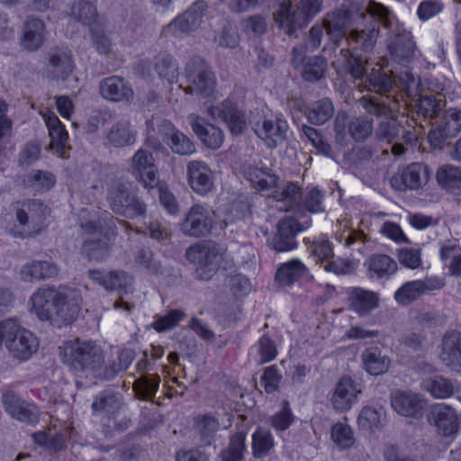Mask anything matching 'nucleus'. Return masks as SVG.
<instances>
[{"label":"nucleus","mask_w":461,"mask_h":461,"mask_svg":"<svg viewBox=\"0 0 461 461\" xmlns=\"http://www.w3.org/2000/svg\"><path fill=\"white\" fill-rule=\"evenodd\" d=\"M32 312L42 321L61 328L72 324L78 317L80 306L54 286L38 288L31 296Z\"/></svg>","instance_id":"1"},{"label":"nucleus","mask_w":461,"mask_h":461,"mask_svg":"<svg viewBox=\"0 0 461 461\" xmlns=\"http://www.w3.org/2000/svg\"><path fill=\"white\" fill-rule=\"evenodd\" d=\"M59 355L62 363L76 375L90 373L101 378L104 352L95 341L79 338L68 339L60 348Z\"/></svg>","instance_id":"2"},{"label":"nucleus","mask_w":461,"mask_h":461,"mask_svg":"<svg viewBox=\"0 0 461 461\" xmlns=\"http://www.w3.org/2000/svg\"><path fill=\"white\" fill-rule=\"evenodd\" d=\"M379 27L375 22H370L364 28H356L349 32L348 42L349 48L340 50L343 58V69L354 79H362L366 74L367 59L359 52H371L379 36Z\"/></svg>","instance_id":"3"},{"label":"nucleus","mask_w":461,"mask_h":461,"mask_svg":"<svg viewBox=\"0 0 461 461\" xmlns=\"http://www.w3.org/2000/svg\"><path fill=\"white\" fill-rule=\"evenodd\" d=\"M86 235L99 234V239H86L83 241L81 253L88 261L103 262L112 251L117 236V226L114 217L107 211L100 212L95 219L86 221L80 224Z\"/></svg>","instance_id":"4"},{"label":"nucleus","mask_w":461,"mask_h":461,"mask_svg":"<svg viewBox=\"0 0 461 461\" xmlns=\"http://www.w3.org/2000/svg\"><path fill=\"white\" fill-rule=\"evenodd\" d=\"M359 103L367 113L384 119L380 122L376 131L379 140L392 142L399 136L402 128L398 122L401 104L396 98L389 100L386 95V100H384L371 95H364L359 99Z\"/></svg>","instance_id":"5"},{"label":"nucleus","mask_w":461,"mask_h":461,"mask_svg":"<svg viewBox=\"0 0 461 461\" xmlns=\"http://www.w3.org/2000/svg\"><path fill=\"white\" fill-rule=\"evenodd\" d=\"M185 77L187 84L184 88L185 94L196 95L208 98L216 90L217 80L210 65L199 56L191 58L185 67Z\"/></svg>","instance_id":"6"},{"label":"nucleus","mask_w":461,"mask_h":461,"mask_svg":"<svg viewBox=\"0 0 461 461\" xmlns=\"http://www.w3.org/2000/svg\"><path fill=\"white\" fill-rule=\"evenodd\" d=\"M79 1L77 5L71 7V16L77 22L89 27L92 41L99 54H108L111 51L112 42L110 38L105 34V24L101 23L98 17L96 2Z\"/></svg>","instance_id":"7"},{"label":"nucleus","mask_w":461,"mask_h":461,"mask_svg":"<svg viewBox=\"0 0 461 461\" xmlns=\"http://www.w3.org/2000/svg\"><path fill=\"white\" fill-rule=\"evenodd\" d=\"M107 200L111 209L116 214L130 219L146 214V203L138 196L137 191L130 189L123 183L112 186L108 192Z\"/></svg>","instance_id":"8"},{"label":"nucleus","mask_w":461,"mask_h":461,"mask_svg":"<svg viewBox=\"0 0 461 461\" xmlns=\"http://www.w3.org/2000/svg\"><path fill=\"white\" fill-rule=\"evenodd\" d=\"M207 112L212 117L222 121L234 136L242 134L247 128L245 113L230 96L217 105L209 106Z\"/></svg>","instance_id":"9"},{"label":"nucleus","mask_w":461,"mask_h":461,"mask_svg":"<svg viewBox=\"0 0 461 461\" xmlns=\"http://www.w3.org/2000/svg\"><path fill=\"white\" fill-rule=\"evenodd\" d=\"M427 400L423 395L411 391L397 390L391 395V406L400 416L421 420L427 409Z\"/></svg>","instance_id":"10"},{"label":"nucleus","mask_w":461,"mask_h":461,"mask_svg":"<svg viewBox=\"0 0 461 461\" xmlns=\"http://www.w3.org/2000/svg\"><path fill=\"white\" fill-rule=\"evenodd\" d=\"M213 223V216L208 208L203 204L194 203L185 215L181 229L187 236L202 238L211 233Z\"/></svg>","instance_id":"11"},{"label":"nucleus","mask_w":461,"mask_h":461,"mask_svg":"<svg viewBox=\"0 0 461 461\" xmlns=\"http://www.w3.org/2000/svg\"><path fill=\"white\" fill-rule=\"evenodd\" d=\"M15 219L17 224L6 227L9 234L15 238H24L27 236L26 227L29 224L28 212L39 218L44 217L47 206L41 199H23L14 203Z\"/></svg>","instance_id":"12"},{"label":"nucleus","mask_w":461,"mask_h":461,"mask_svg":"<svg viewBox=\"0 0 461 461\" xmlns=\"http://www.w3.org/2000/svg\"><path fill=\"white\" fill-rule=\"evenodd\" d=\"M205 0H197L182 14L177 15L167 27L163 33L172 32L176 36L195 31L201 24L207 10Z\"/></svg>","instance_id":"13"},{"label":"nucleus","mask_w":461,"mask_h":461,"mask_svg":"<svg viewBox=\"0 0 461 461\" xmlns=\"http://www.w3.org/2000/svg\"><path fill=\"white\" fill-rule=\"evenodd\" d=\"M1 399L5 411L14 419L32 426L39 423L40 412L36 405L25 403L12 390L5 391Z\"/></svg>","instance_id":"14"},{"label":"nucleus","mask_w":461,"mask_h":461,"mask_svg":"<svg viewBox=\"0 0 461 461\" xmlns=\"http://www.w3.org/2000/svg\"><path fill=\"white\" fill-rule=\"evenodd\" d=\"M187 181L194 193L205 196L215 189L213 172L203 161L194 160L187 165Z\"/></svg>","instance_id":"15"},{"label":"nucleus","mask_w":461,"mask_h":461,"mask_svg":"<svg viewBox=\"0 0 461 461\" xmlns=\"http://www.w3.org/2000/svg\"><path fill=\"white\" fill-rule=\"evenodd\" d=\"M288 129L286 120L279 114L275 119L265 118L261 125L257 124L254 131L268 148L275 149L287 139Z\"/></svg>","instance_id":"16"},{"label":"nucleus","mask_w":461,"mask_h":461,"mask_svg":"<svg viewBox=\"0 0 461 461\" xmlns=\"http://www.w3.org/2000/svg\"><path fill=\"white\" fill-rule=\"evenodd\" d=\"M428 419L434 422L438 433L442 436H452L458 431L457 413L450 405L446 403L432 405Z\"/></svg>","instance_id":"17"},{"label":"nucleus","mask_w":461,"mask_h":461,"mask_svg":"<svg viewBox=\"0 0 461 461\" xmlns=\"http://www.w3.org/2000/svg\"><path fill=\"white\" fill-rule=\"evenodd\" d=\"M133 173L139 181L149 189L158 184V170L152 154L143 149H139L132 158Z\"/></svg>","instance_id":"18"},{"label":"nucleus","mask_w":461,"mask_h":461,"mask_svg":"<svg viewBox=\"0 0 461 461\" xmlns=\"http://www.w3.org/2000/svg\"><path fill=\"white\" fill-rule=\"evenodd\" d=\"M100 94L104 99L114 103H131L134 97L131 84L118 76L103 79L100 83Z\"/></svg>","instance_id":"19"},{"label":"nucleus","mask_w":461,"mask_h":461,"mask_svg":"<svg viewBox=\"0 0 461 461\" xmlns=\"http://www.w3.org/2000/svg\"><path fill=\"white\" fill-rule=\"evenodd\" d=\"M359 393L355 381L348 375H343L336 384L330 402L335 411H347L351 409Z\"/></svg>","instance_id":"20"},{"label":"nucleus","mask_w":461,"mask_h":461,"mask_svg":"<svg viewBox=\"0 0 461 461\" xmlns=\"http://www.w3.org/2000/svg\"><path fill=\"white\" fill-rule=\"evenodd\" d=\"M190 124L195 135L207 148L216 150L222 145L224 134L221 128L198 115L190 116Z\"/></svg>","instance_id":"21"},{"label":"nucleus","mask_w":461,"mask_h":461,"mask_svg":"<svg viewBox=\"0 0 461 461\" xmlns=\"http://www.w3.org/2000/svg\"><path fill=\"white\" fill-rule=\"evenodd\" d=\"M440 357L451 371L461 375V332L450 330L444 335Z\"/></svg>","instance_id":"22"},{"label":"nucleus","mask_w":461,"mask_h":461,"mask_svg":"<svg viewBox=\"0 0 461 461\" xmlns=\"http://www.w3.org/2000/svg\"><path fill=\"white\" fill-rule=\"evenodd\" d=\"M349 308L360 317L368 315L379 304L378 294L362 287H351L348 293Z\"/></svg>","instance_id":"23"},{"label":"nucleus","mask_w":461,"mask_h":461,"mask_svg":"<svg viewBox=\"0 0 461 461\" xmlns=\"http://www.w3.org/2000/svg\"><path fill=\"white\" fill-rule=\"evenodd\" d=\"M32 442L50 454H58L67 449L69 442V434L59 430L53 435L49 429L39 430L31 434Z\"/></svg>","instance_id":"24"},{"label":"nucleus","mask_w":461,"mask_h":461,"mask_svg":"<svg viewBox=\"0 0 461 461\" xmlns=\"http://www.w3.org/2000/svg\"><path fill=\"white\" fill-rule=\"evenodd\" d=\"M45 23L42 20L35 17H29L23 27V33L21 38L23 47L30 51L39 50L45 41Z\"/></svg>","instance_id":"25"},{"label":"nucleus","mask_w":461,"mask_h":461,"mask_svg":"<svg viewBox=\"0 0 461 461\" xmlns=\"http://www.w3.org/2000/svg\"><path fill=\"white\" fill-rule=\"evenodd\" d=\"M186 259L196 265V271L202 279H208L212 276L210 266L212 264L214 254L209 249L201 243L190 246L185 251Z\"/></svg>","instance_id":"26"},{"label":"nucleus","mask_w":461,"mask_h":461,"mask_svg":"<svg viewBox=\"0 0 461 461\" xmlns=\"http://www.w3.org/2000/svg\"><path fill=\"white\" fill-rule=\"evenodd\" d=\"M244 177L258 191H269L276 185L278 177L268 167L260 168L249 165L243 169Z\"/></svg>","instance_id":"27"},{"label":"nucleus","mask_w":461,"mask_h":461,"mask_svg":"<svg viewBox=\"0 0 461 461\" xmlns=\"http://www.w3.org/2000/svg\"><path fill=\"white\" fill-rule=\"evenodd\" d=\"M91 408L94 415H103L102 422L104 426H110V422L117 418L121 406L114 394L100 393L94 400Z\"/></svg>","instance_id":"28"},{"label":"nucleus","mask_w":461,"mask_h":461,"mask_svg":"<svg viewBox=\"0 0 461 461\" xmlns=\"http://www.w3.org/2000/svg\"><path fill=\"white\" fill-rule=\"evenodd\" d=\"M371 278L387 279L397 270L393 258L385 254H373L365 262Z\"/></svg>","instance_id":"29"},{"label":"nucleus","mask_w":461,"mask_h":461,"mask_svg":"<svg viewBox=\"0 0 461 461\" xmlns=\"http://www.w3.org/2000/svg\"><path fill=\"white\" fill-rule=\"evenodd\" d=\"M362 361L366 372L375 376L384 374L391 363L390 358L376 346L365 349L362 354Z\"/></svg>","instance_id":"30"},{"label":"nucleus","mask_w":461,"mask_h":461,"mask_svg":"<svg viewBox=\"0 0 461 461\" xmlns=\"http://www.w3.org/2000/svg\"><path fill=\"white\" fill-rule=\"evenodd\" d=\"M352 20L349 9H339L329 15L325 21V29L330 38L334 41H341L347 32V27Z\"/></svg>","instance_id":"31"},{"label":"nucleus","mask_w":461,"mask_h":461,"mask_svg":"<svg viewBox=\"0 0 461 461\" xmlns=\"http://www.w3.org/2000/svg\"><path fill=\"white\" fill-rule=\"evenodd\" d=\"M21 274L26 281L44 280L59 274L58 266L47 260H34L23 266Z\"/></svg>","instance_id":"32"},{"label":"nucleus","mask_w":461,"mask_h":461,"mask_svg":"<svg viewBox=\"0 0 461 461\" xmlns=\"http://www.w3.org/2000/svg\"><path fill=\"white\" fill-rule=\"evenodd\" d=\"M43 119L48 129L52 146L58 152L63 153L68 140V131H67L65 124L52 112L47 113L43 116Z\"/></svg>","instance_id":"33"},{"label":"nucleus","mask_w":461,"mask_h":461,"mask_svg":"<svg viewBox=\"0 0 461 461\" xmlns=\"http://www.w3.org/2000/svg\"><path fill=\"white\" fill-rule=\"evenodd\" d=\"M88 277L106 291L113 292L124 287L125 272L123 270L90 269Z\"/></svg>","instance_id":"34"},{"label":"nucleus","mask_w":461,"mask_h":461,"mask_svg":"<svg viewBox=\"0 0 461 461\" xmlns=\"http://www.w3.org/2000/svg\"><path fill=\"white\" fill-rule=\"evenodd\" d=\"M167 132L164 135L163 140L169 146L171 150L179 155H190L194 152L195 148L190 139L179 130H176L171 123H167Z\"/></svg>","instance_id":"35"},{"label":"nucleus","mask_w":461,"mask_h":461,"mask_svg":"<svg viewBox=\"0 0 461 461\" xmlns=\"http://www.w3.org/2000/svg\"><path fill=\"white\" fill-rule=\"evenodd\" d=\"M401 177L405 188L418 190L428 181L429 167L421 162L411 163L402 170Z\"/></svg>","instance_id":"36"},{"label":"nucleus","mask_w":461,"mask_h":461,"mask_svg":"<svg viewBox=\"0 0 461 461\" xmlns=\"http://www.w3.org/2000/svg\"><path fill=\"white\" fill-rule=\"evenodd\" d=\"M334 106L329 97H324L311 104L305 110L307 120L316 125H322L332 118Z\"/></svg>","instance_id":"37"},{"label":"nucleus","mask_w":461,"mask_h":461,"mask_svg":"<svg viewBox=\"0 0 461 461\" xmlns=\"http://www.w3.org/2000/svg\"><path fill=\"white\" fill-rule=\"evenodd\" d=\"M278 27L288 35H292L298 28L297 11L293 7L291 0H283L274 14Z\"/></svg>","instance_id":"38"},{"label":"nucleus","mask_w":461,"mask_h":461,"mask_svg":"<svg viewBox=\"0 0 461 461\" xmlns=\"http://www.w3.org/2000/svg\"><path fill=\"white\" fill-rule=\"evenodd\" d=\"M422 387L435 399H448L455 393V384L442 375L424 379Z\"/></svg>","instance_id":"39"},{"label":"nucleus","mask_w":461,"mask_h":461,"mask_svg":"<svg viewBox=\"0 0 461 461\" xmlns=\"http://www.w3.org/2000/svg\"><path fill=\"white\" fill-rule=\"evenodd\" d=\"M155 70L160 79L169 86L178 80L179 71L176 60L168 53L159 54L156 57Z\"/></svg>","instance_id":"40"},{"label":"nucleus","mask_w":461,"mask_h":461,"mask_svg":"<svg viewBox=\"0 0 461 461\" xmlns=\"http://www.w3.org/2000/svg\"><path fill=\"white\" fill-rule=\"evenodd\" d=\"M296 420L290 402L285 399L281 402V409L270 415L267 423L276 432L287 430Z\"/></svg>","instance_id":"41"},{"label":"nucleus","mask_w":461,"mask_h":461,"mask_svg":"<svg viewBox=\"0 0 461 461\" xmlns=\"http://www.w3.org/2000/svg\"><path fill=\"white\" fill-rule=\"evenodd\" d=\"M303 271L304 265L299 259H292L278 267L275 279L281 285H291L302 276Z\"/></svg>","instance_id":"42"},{"label":"nucleus","mask_w":461,"mask_h":461,"mask_svg":"<svg viewBox=\"0 0 461 461\" xmlns=\"http://www.w3.org/2000/svg\"><path fill=\"white\" fill-rule=\"evenodd\" d=\"M436 178L444 189L455 192L461 190V167L453 165H443L438 167Z\"/></svg>","instance_id":"43"},{"label":"nucleus","mask_w":461,"mask_h":461,"mask_svg":"<svg viewBox=\"0 0 461 461\" xmlns=\"http://www.w3.org/2000/svg\"><path fill=\"white\" fill-rule=\"evenodd\" d=\"M251 438V449L255 458H264L275 447V438L269 430L258 428Z\"/></svg>","instance_id":"44"},{"label":"nucleus","mask_w":461,"mask_h":461,"mask_svg":"<svg viewBox=\"0 0 461 461\" xmlns=\"http://www.w3.org/2000/svg\"><path fill=\"white\" fill-rule=\"evenodd\" d=\"M366 82L368 84V90L387 95L392 90L394 80L383 68H372L366 75Z\"/></svg>","instance_id":"45"},{"label":"nucleus","mask_w":461,"mask_h":461,"mask_svg":"<svg viewBox=\"0 0 461 461\" xmlns=\"http://www.w3.org/2000/svg\"><path fill=\"white\" fill-rule=\"evenodd\" d=\"M49 63L55 68L57 78L62 81L68 79L76 68L74 58L69 51L50 55Z\"/></svg>","instance_id":"46"},{"label":"nucleus","mask_w":461,"mask_h":461,"mask_svg":"<svg viewBox=\"0 0 461 461\" xmlns=\"http://www.w3.org/2000/svg\"><path fill=\"white\" fill-rule=\"evenodd\" d=\"M415 42L407 38L398 37L388 45L390 55L399 63L410 62L415 52Z\"/></svg>","instance_id":"47"},{"label":"nucleus","mask_w":461,"mask_h":461,"mask_svg":"<svg viewBox=\"0 0 461 461\" xmlns=\"http://www.w3.org/2000/svg\"><path fill=\"white\" fill-rule=\"evenodd\" d=\"M134 359L131 350L124 348L118 354V362H113L103 366L101 378L105 380L114 379L120 373L126 371Z\"/></svg>","instance_id":"48"},{"label":"nucleus","mask_w":461,"mask_h":461,"mask_svg":"<svg viewBox=\"0 0 461 461\" xmlns=\"http://www.w3.org/2000/svg\"><path fill=\"white\" fill-rule=\"evenodd\" d=\"M109 143L115 148H122L135 141V134L131 132L128 122L115 123L107 134Z\"/></svg>","instance_id":"49"},{"label":"nucleus","mask_w":461,"mask_h":461,"mask_svg":"<svg viewBox=\"0 0 461 461\" xmlns=\"http://www.w3.org/2000/svg\"><path fill=\"white\" fill-rule=\"evenodd\" d=\"M57 182L56 176L48 170L33 169L27 176L29 186L38 192H48L52 189Z\"/></svg>","instance_id":"50"},{"label":"nucleus","mask_w":461,"mask_h":461,"mask_svg":"<svg viewBox=\"0 0 461 461\" xmlns=\"http://www.w3.org/2000/svg\"><path fill=\"white\" fill-rule=\"evenodd\" d=\"M330 437L341 450L352 447L355 443L352 429L346 423L336 422L333 424L330 429Z\"/></svg>","instance_id":"51"},{"label":"nucleus","mask_w":461,"mask_h":461,"mask_svg":"<svg viewBox=\"0 0 461 461\" xmlns=\"http://www.w3.org/2000/svg\"><path fill=\"white\" fill-rule=\"evenodd\" d=\"M327 70V60L322 56L308 59L303 66V78L308 82H316L322 78Z\"/></svg>","instance_id":"52"},{"label":"nucleus","mask_w":461,"mask_h":461,"mask_svg":"<svg viewBox=\"0 0 461 461\" xmlns=\"http://www.w3.org/2000/svg\"><path fill=\"white\" fill-rule=\"evenodd\" d=\"M421 287L420 279L408 281L396 290L394 299L399 304L407 305L423 295Z\"/></svg>","instance_id":"53"},{"label":"nucleus","mask_w":461,"mask_h":461,"mask_svg":"<svg viewBox=\"0 0 461 461\" xmlns=\"http://www.w3.org/2000/svg\"><path fill=\"white\" fill-rule=\"evenodd\" d=\"M303 243L308 246L311 253L317 260H328L333 257L332 244L326 236H321L311 240L310 238H303Z\"/></svg>","instance_id":"54"},{"label":"nucleus","mask_w":461,"mask_h":461,"mask_svg":"<svg viewBox=\"0 0 461 461\" xmlns=\"http://www.w3.org/2000/svg\"><path fill=\"white\" fill-rule=\"evenodd\" d=\"M283 375L276 365H271L264 368L260 376V384L267 394H274L279 391Z\"/></svg>","instance_id":"55"},{"label":"nucleus","mask_w":461,"mask_h":461,"mask_svg":"<svg viewBox=\"0 0 461 461\" xmlns=\"http://www.w3.org/2000/svg\"><path fill=\"white\" fill-rule=\"evenodd\" d=\"M417 115L424 120H431L438 117L440 108V100L434 95H421L416 103Z\"/></svg>","instance_id":"56"},{"label":"nucleus","mask_w":461,"mask_h":461,"mask_svg":"<svg viewBox=\"0 0 461 461\" xmlns=\"http://www.w3.org/2000/svg\"><path fill=\"white\" fill-rule=\"evenodd\" d=\"M155 187L158 191V199L160 204L170 215L176 216L180 212V208L175 194L169 190L166 182L158 180Z\"/></svg>","instance_id":"57"},{"label":"nucleus","mask_w":461,"mask_h":461,"mask_svg":"<svg viewBox=\"0 0 461 461\" xmlns=\"http://www.w3.org/2000/svg\"><path fill=\"white\" fill-rule=\"evenodd\" d=\"M373 131V120L363 117H356L348 124V132L356 141L366 140Z\"/></svg>","instance_id":"58"},{"label":"nucleus","mask_w":461,"mask_h":461,"mask_svg":"<svg viewBox=\"0 0 461 461\" xmlns=\"http://www.w3.org/2000/svg\"><path fill=\"white\" fill-rule=\"evenodd\" d=\"M185 313L181 309H174L167 314L158 317L153 322V328L158 332H164L176 328L183 321Z\"/></svg>","instance_id":"59"},{"label":"nucleus","mask_w":461,"mask_h":461,"mask_svg":"<svg viewBox=\"0 0 461 461\" xmlns=\"http://www.w3.org/2000/svg\"><path fill=\"white\" fill-rule=\"evenodd\" d=\"M381 422V411L370 406H365L357 417V423L360 429L374 431L378 429Z\"/></svg>","instance_id":"60"},{"label":"nucleus","mask_w":461,"mask_h":461,"mask_svg":"<svg viewBox=\"0 0 461 461\" xmlns=\"http://www.w3.org/2000/svg\"><path fill=\"white\" fill-rule=\"evenodd\" d=\"M324 194L319 186H313L305 194L302 205L312 213L321 212L323 206Z\"/></svg>","instance_id":"61"},{"label":"nucleus","mask_w":461,"mask_h":461,"mask_svg":"<svg viewBox=\"0 0 461 461\" xmlns=\"http://www.w3.org/2000/svg\"><path fill=\"white\" fill-rule=\"evenodd\" d=\"M230 289L237 298L246 297L251 291V282L241 273L234 274L229 280Z\"/></svg>","instance_id":"62"},{"label":"nucleus","mask_w":461,"mask_h":461,"mask_svg":"<svg viewBox=\"0 0 461 461\" xmlns=\"http://www.w3.org/2000/svg\"><path fill=\"white\" fill-rule=\"evenodd\" d=\"M135 263L153 274H157L161 267L160 262L154 259V254L149 248H141L137 251Z\"/></svg>","instance_id":"63"},{"label":"nucleus","mask_w":461,"mask_h":461,"mask_svg":"<svg viewBox=\"0 0 461 461\" xmlns=\"http://www.w3.org/2000/svg\"><path fill=\"white\" fill-rule=\"evenodd\" d=\"M440 122L448 131V135L456 137L461 131V109H447Z\"/></svg>","instance_id":"64"}]
</instances>
